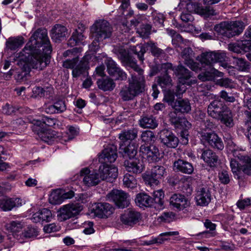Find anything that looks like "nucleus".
<instances>
[{"label": "nucleus", "mask_w": 251, "mask_h": 251, "mask_svg": "<svg viewBox=\"0 0 251 251\" xmlns=\"http://www.w3.org/2000/svg\"><path fill=\"white\" fill-rule=\"evenodd\" d=\"M51 52L52 47L47 30L44 28H38L19 53V57L25 63L22 68L24 74H19L18 77L23 78L29 73L31 69L44 70L50 63Z\"/></svg>", "instance_id": "f257e3e1"}, {"label": "nucleus", "mask_w": 251, "mask_h": 251, "mask_svg": "<svg viewBox=\"0 0 251 251\" xmlns=\"http://www.w3.org/2000/svg\"><path fill=\"white\" fill-rule=\"evenodd\" d=\"M226 58V54L224 52L207 51L202 53L199 61L204 66H209L210 70L200 74L198 75L199 79L202 81H206L213 80L215 76H223V73L211 67L213 64L219 62L224 68L227 70L233 68V67L224 62Z\"/></svg>", "instance_id": "f03ea898"}, {"label": "nucleus", "mask_w": 251, "mask_h": 251, "mask_svg": "<svg viewBox=\"0 0 251 251\" xmlns=\"http://www.w3.org/2000/svg\"><path fill=\"white\" fill-rule=\"evenodd\" d=\"M128 80V84L121 88L119 96L124 101L133 100L145 90V77L143 73H131Z\"/></svg>", "instance_id": "7ed1b4c3"}, {"label": "nucleus", "mask_w": 251, "mask_h": 251, "mask_svg": "<svg viewBox=\"0 0 251 251\" xmlns=\"http://www.w3.org/2000/svg\"><path fill=\"white\" fill-rule=\"evenodd\" d=\"M244 28V23L240 21L222 22L214 27L217 32L228 38L240 35Z\"/></svg>", "instance_id": "20e7f679"}, {"label": "nucleus", "mask_w": 251, "mask_h": 251, "mask_svg": "<svg viewBox=\"0 0 251 251\" xmlns=\"http://www.w3.org/2000/svg\"><path fill=\"white\" fill-rule=\"evenodd\" d=\"M131 51L138 56L139 59L142 62L144 60V54L148 50H150L151 54L157 58L164 57L165 52L157 46L156 43L149 41L144 44L137 45L131 47Z\"/></svg>", "instance_id": "39448f33"}, {"label": "nucleus", "mask_w": 251, "mask_h": 251, "mask_svg": "<svg viewBox=\"0 0 251 251\" xmlns=\"http://www.w3.org/2000/svg\"><path fill=\"white\" fill-rule=\"evenodd\" d=\"M240 159L244 164L239 166L235 159H231L230 166L234 177L239 180H243L245 174L251 175V156H241Z\"/></svg>", "instance_id": "423d86ee"}, {"label": "nucleus", "mask_w": 251, "mask_h": 251, "mask_svg": "<svg viewBox=\"0 0 251 251\" xmlns=\"http://www.w3.org/2000/svg\"><path fill=\"white\" fill-rule=\"evenodd\" d=\"M88 56H85L78 62L77 57L72 59H67L63 62V66L66 69H72V75L77 78L82 75H85L88 68Z\"/></svg>", "instance_id": "0eeeda50"}, {"label": "nucleus", "mask_w": 251, "mask_h": 251, "mask_svg": "<svg viewBox=\"0 0 251 251\" xmlns=\"http://www.w3.org/2000/svg\"><path fill=\"white\" fill-rule=\"evenodd\" d=\"M112 28L109 23L105 20L99 21L95 23L91 28L93 36L99 40L109 38Z\"/></svg>", "instance_id": "6e6552de"}, {"label": "nucleus", "mask_w": 251, "mask_h": 251, "mask_svg": "<svg viewBox=\"0 0 251 251\" xmlns=\"http://www.w3.org/2000/svg\"><path fill=\"white\" fill-rule=\"evenodd\" d=\"M166 173L165 169L163 166H155L152 167L150 172H146L144 173L142 177L146 184L150 186H156L159 184V180L162 178Z\"/></svg>", "instance_id": "1a4fd4ad"}, {"label": "nucleus", "mask_w": 251, "mask_h": 251, "mask_svg": "<svg viewBox=\"0 0 251 251\" xmlns=\"http://www.w3.org/2000/svg\"><path fill=\"white\" fill-rule=\"evenodd\" d=\"M115 52L124 66L132 68L136 73L141 74L144 72L143 70L137 64L135 59L130 55L125 49L123 47L115 49Z\"/></svg>", "instance_id": "9d476101"}, {"label": "nucleus", "mask_w": 251, "mask_h": 251, "mask_svg": "<svg viewBox=\"0 0 251 251\" xmlns=\"http://www.w3.org/2000/svg\"><path fill=\"white\" fill-rule=\"evenodd\" d=\"M106 199L109 201L114 202L119 208H124L128 206L129 204L128 194L120 190H112L107 195Z\"/></svg>", "instance_id": "9b49d317"}, {"label": "nucleus", "mask_w": 251, "mask_h": 251, "mask_svg": "<svg viewBox=\"0 0 251 251\" xmlns=\"http://www.w3.org/2000/svg\"><path fill=\"white\" fill-rule=\"evenodd\" d=\"M80 177L83 184L88 187L96 186L100 181L99 173L90 171L88 168L82 169L80 172Z\"/></svg>", "instance_id": "f8f14e48"}, {"label": "nucleus", "mask_w": 251, "mask_h": 251, "mask_svg": "<svg viewBox=\"0 0 251 251\" xmlns=\"http://www.w3.org/2000/svg\"><path fill=\"white\" fill-rule=\"evenodd\" d=\"M161 143L168 148H176L179 144V139L171 130L167 129L161 130L158 133Z\"/></svg>", "instance_id": "ddd939ff"}, {"label": "nucleus", "mask_w": 251, "mask_h": 251, "mask_svg": "<svg viewBox=\"0 0 251 251\" xmlns=\"http://www.w3.org/2000/svg\"><path fill=\"white\" fill-rule=\"evenodd\" d=\"M82 210V205L79 203H70L60 209L59 214L61 221H66L78 215Z\"/></svg>", "instance_id": "4468645a"}, {"label": "nucleus", "mask_w": 251, "mask_h": 251, "mask_svg": "<svg viewBox=\"0 0 251 251\" xmlns=\"http://www.w3.org/2000/svg\"><path fill=\"white\" fill-rule=\"evenodd\" d=\"M99 172L101 180L113 182L117 177V168L107 164H103L99 167Z\"/></svg>", "instance_id": "2eb2a0df"}, {"label": "nucleus", "mask_w": 251, "mask_h": 251, "mask_svg": "<svg viewBox=\"0 0 251 251\" xmlns=\"http://www.w3.org/2000/svg\"><path fill=\"white\" fill-rule=\"evenodd\" d=\"M114 208L109 203L99 202L93 205L92 210L94 214L100 218H107L114 212Z\"/></svg>", "instance_id": "dca6fc26"}, {"label": "nucleus", "mask_w": 251, "mask_h": 251, "mask_svg": "<svg viewBox=\"0 0 251 251\" xmlns=\"http://www.w3.org/2000/svg\"><path fill=\"white\" fill-rule=\"evenodd\" d=\"M226 107L218 98L212 101L208 105L207 113L209 116L217 120L220 118V115Z\"/></svg>", "instance_id": "f3484780"}, {"label": "nucleus", "mask_w": 251, "mask_h": 251, "mask_svg": "<svg viewBox=\"0 0 251 251\" xmlns=\"http://www.w3.org/2000/svg\"><path fill=\"white\" fill-rule=\"evenodd\" d=\"M140 152L143 156H146L149 162H157L159 160L160 152L157 147L153 145L149 146L142 145Z\"/></svg>", "instance_id": "a211bd4d"}, {"label": "nucleus", "mask_w": 251, "mask_h": 251, "mask_svg": "<svg viewBox=\"0 0 251 251\" xmlns=\"http://www.w3.org/2000/svg\"><path fill=\"white\" fill-rule=\"evenodd\" d=\"M170 205L177 210H182L190 206V201L184 195L175 194L170 199Z\"/></svg>", "instance_id": "6ab92c4d"}, {"label": "nucleus", "mask_w": 251, "mask_h": 251, "mask_svg": "<svg viewBox=\"0 0 251 251\" xmlns=\"http://www.w3.org/2000/svg\"><path fill=\"white\" fill-rule=\"evenodd\" d=\"M141 214L133 209H127L121 215V221L123 224L128 226H133L141 220Z\"/></svg>", "instance_id": "aec40b11"}, {"label": "nucleus", "mask_w": 251, "mask_h": 251, "mask_svg": "<svg viewBox=\"0 0 251 251\" xmlns=\"http://www.w3.org/2000/svg\"><path fill=\"white\" fill-rule=\"evenodd\" d=\"M202 139L207 141L212 148L218 150H222L224 148L222 139L213 132H204L201 135Z\"/></svg>", "instance_id": "412c9836"}, {"label": "nucleus", "mask_w": 251, "mask_h": 251, "mask_svg": "<svg viewBox=\"0 0 251 251\" xmlns=\"http://www.w3.org/2000/svg\"><path fill=\"white\" fill-rule=\"evenodd\" d=\"M169 121L176 128H191V124L185 118L178 116L176 111H171L168 114Z\"/></svg>", "instance_id": "4be33fe9"}, {"label": "nucleus", "mask_w": 251, "mask_h": 251, "mask_svg": "<svg viewBox=\"0 0 251 251\" xmlns=\"http://www.w3.org/2000/svg\"><path fill=\"white\" fill-rule=\"evenodd\" d=\"M198 205L206 206L211 200V192L208 188L203 187L199 188L196 197Z\"/></svg>", "instance_id": "5701e85b"}, {"label": "nucleus", "mask_w": 251, "mask_h": 251, "mask_svg": "<svg viewBox=\"0 0 251 251\" xmlns=\"http://www.w3.org/2000/svg\"><path fill=\"white\" fill-rule=\"evenodd\" d=\"M124 165L127 172L136 174L141 173L144 169L143 162L136 158L125 161Z\"/></svg>", "instance_id": "b1692460"}, {"label": "nucleus", "mask_w": 251, "mask_h": 251, "mask_svg": "<svg viewBox=\"0 0 251 251\" xmlns=\"http://www.w3.org/2000/svg\"><path fill=\"white\" fill-rule=\"evenodd\" d=\"M193 55V51L189 47L185 48L181 52V56L184 60L185 64L193 71H198L199 70V64L197 62H194Z\"/></svg>", "instance_id": "393cba45"}, {"label": "nucleus", "mask_w": 251, "mask_h": 251, "mask_svg": "<svg viewBox=\"0 0 251 251\" xmlns=\"http://www.w3.org/2000/svg\"><path fill=\"white\" fill-rule=\"evenodd\" d=\"M117 158V147L114 145H110L105 148L99 156L100 160L112 163Z\"/></svg>", "instance_id": "a878e982"}, {"label": "nucleus", "mask_w": 251, "mask_h": 251, "mask_svg": "<svg viewBox=\"0 0 251 251\" xmlns=\"http://www.w3.org/2000/svg\"><path fill=\"white\" fill-rule=\"evenodd\" d=\"M174 73L177 77L180 83H187L190 85V79L192 76L191 72L182 65H179L175 70Z\"/></svg>", "instance_id": "bb28decb"}, {"label": "nucleus", "mask_w": 251, "mask_h": 251, "mask_svg": "<svg viewBox=\"0 0 251 251\" xmlns=\"http://www.w3.org/2000/svg\"><path fill=\"white\" fill-rule=\"evenodd\" d=\"M68 34V30L66 27L60 25H55L50 31L51 38L55 42L64 39Z\"/></svg>", "instance_id": "cd10ccee"}, {"label": "nucleus", "mask_w": 251, "mask_h": 251, "mask_svg": "<svg viewBox=\"0 0 251 251\" xmlns=\"http://www.w3.org/2000/svg\"><path fill=\"white\" fill-rule=\"evenodd\" d=\"M21 201L22 200L19 198H2L0 199V208L5 211H10L15 207L21 206Z\"/></svg>", "instance_id": "c85d7f7f"}, {"label": "nucleus", "mask_w": 251, "mask_h": 251, "mask_svg": "<svg viewBox=\"0 0 251 251\" xmlns=\"http://www.w3.org/2000/svg\"><path fill=\"white\" fill-rule=\"evenodd\" d=\"M174 169L177 172L188 175L192 174L194 170L192 163L180 159L174 162Z\"/></svg>", "instance_id": "c756f323"}, {"label": "nucleus", "mask_w": 251, "mask_h": 251, "mask_svg": "<svg viewBox=\"0 0 251 251\" xmlns=\"http://www.w3.org/2000/svg\"><path fill=\"white\" fill-rule=\"evenodd\" d=\"M201 158L210 167H214L217 164L219 157L213 151L207 149L202 150Z\"/></svg>", "instance_id": "7c9ffc66"}, {"label": "nucleus", "mask_w": 251, "mask_h": 251, "mask_svg": "<svg viewBox=\"0 0 251 251\" xmlns=\"http://www.w3.org/2000/svg\"><path fill=\"white\" fill-rule=\"evenodd\" d=\"M98 88L103 91H111L116 86L114 80L109 76H104L98 79L97 81Z\"/></svg>", "instance_id": "2f4dec72"}, {"label": "nucleus", "mask_w": 251, "mask_h": 251, "mask_svg": "<svg viewBox=\"0 0 251 251\" xmlns=\"http://www.w3.org/2000/svg\"><path fill=\"white\" fill-rule=\"evenodd\" d=\"M52 218V214L50 210L47 208H43L34 213L31 220L34 223L49 222Z\"/></svg>", "instance_id": "473e14b6"}, {"label": "nucleus", "mask_w": 251, "mask_h": 251, "mask_svg": "<svg viewBox=\"0 0 251 251\" xmlns=\"http://www.w3.org/2000/svg\"><path fill=\"white\" fill-rule=\"evenodd\" d=\"M139 126L143 128L154 129L158 126L157 121L151 115H143L139 120Z\"/></svg>", "instance_id": "72a5a7b5"}, {"label": "nucleus", "mask_w": 251, "mask_h": 251, "mask_svg": "<svg viewBox=\"0 0 251 251\" xmlns=\"http://www.w3.org/2000/svg\"><path fill=\"white\" fill-rule=\"evenodd\" d=\"M172 107L176 111L181 113H188L191 110V106L188 99L176 100L175 103L172 104Z\"/></svg>", "instance_id": "f704fd0d"}, {"label": "nucleus", "mask_w": 251, "mask_h": 251, "mask_svg": "<svg viewBox=\"0 0 251 251\" xmlns=\"http://www.w3.org/2000/svg\"><path fill=\"white\" fill-rule=\"evenodd\" d=\"M119 152L122 153L124 157H128L129 159L134 158L137 152V145L134 143H130L126 147L120 145Z\"/></svg>", "instance_id": "c9c22d12"}, {"label": "nucleus", "mask_w": 251, "mask_h": 251, "mask_svg": "<svg viewBox=\"0 0 251 251\" xmlns=\"http://www.w3.org/2000/svg\"><path fill=\"white\" fill-rule=\"evenodd\" d=\"M152 198L144 193H139L136 195L135 201L140 207L152 206Z\"/></svg>", "instance_id": "e433bc0d"}, {"label": "nucleus", "mask_w": 251, "mask_h": 251, "mask_svg": "<svg viewBox=\"0 0 251 251\" xmlns=\"http://www.w3.org/2000/svg\"><path fill=\"white\" fill-rule=\"evenodd\" d=\"M37 235V229L32 227H28L24 232L16 234L14 235V238H16L20 243H23L26 239L35 237Z\"/></svg>", "instance_id": "4c0bfd02"}, {"label": "nucleus", "mask_w": 251, "mask_h": 251, "mask_svg": "<svg viewBox=\"0 0 251 251\" xmlns=\"http://www.w3.org/2000/svg\"><path fill=\"white\" fill-rule=\"evenodd\" d=\"M220 116V118L217 120H220L226 127L230 128L233 126V115L231 111L228 107L226 108Z\"/></svg>", "instance_id": "58836bf2"}, {"label": "nucleus", "mask_w": 251, "mask_h": 251, "mask_svg": "<svg viewBox=\"0 0 251 251\" xmlns=\"http://www.w3.org/2000/svg\"><path fill=\"white\" fill-rule=\"evenodd\" d=\"M38 135L42 141L48 144L51 143L56 135L54 131L45 129L39 131Z\"/></svg>", "instance_id": "ea45409f"}, {"label": "nucleus", "mask_w": 251, "mask_h": 251, "mask_svg": "<svg viewBox=\"0 0 251 251\" xmlns=\"http://www.w3.org/2000/svg\"><path fill=\"white\" fill-rule=\"evenodd\" d=\"M233 64L236 69L242 72H248L250 69V63L242 58L233 56Z\"/></svg>", "instance_id": "a19ab883"}, {"label": "nucleus", "mask_w": 251, "mask_h": 251, "mask_svg": "<svg viewBox=\"0 0 251 251\" xmlns=\"http://www.w3.org/2000/svg\"><path fill=\"white\" fill-rule=\"evenodd\" d=\"M24 43V38L22 37L10 38L6 41V46L8 49L15 50L23 45Z\"/></svg>", "instance_id": "79ce46f5"}, {"label": "nucleus", "mask_w": 251, "mask_h": 251, "mask_svg": "<svg viewBox=\"0 0 251 251\" xmlns=\"http://www.w3.org/2000/svg\"><path fill=\"white\" fill-rule=\"evenodd\" d=\"M138 130L132 128L123 131L119 134V138L123 142L127 140H132L137 137Z\"/></svg>", "instance_id": "37998d69"}, {"label": "nucleus", "mask_w": 251, "mask_h": 251, "mask_svg": "<svg viewBox=\"0 0 251 251\" xmlns=\"http://www.w3.org/2000/svg\"><path fill=\"white\" fill-rule=\"evenodd\" d=\"M164 194L163 191L161 189L154 191L153 194L152 206L156 207L157 206L161 207L163 204V198Z\"/></svg>", "instance_id": "c03bdc74"}, {"label": "nucleus", "mask_w": 251, "mask_h": 251, "mask_svg": "<svg viewBox=\"0 0 251 251\" xmlns=\"http://www.w3.org/2000/svg\"><path fill=\"white\" fill-rule=\"evenodd\" d=\"M178 231H170L161 233L157 237L154 238L155 244H161L165 241L169 240L170 237L178 235Z\"/></svg>", "instance_id": "a18cd8bd"}, {"label": "nucleus", "mask_w": 251, "mask_h": 251, "mask_svg": "<svg viewBox=\"0 0 251 251\" xmlns=\"http://www.w3.org/2000/svg\"><path fill=\"white\" fill-rule=\"evenodd\" d=\"M107 67V70L109 75L112 76L115 75L116 72L120 69L115 62L111 58H107L105 61Z\"/></svg>", "instance_id": "49530a36"}, {"label": "nucleus", "mask_w": 251, "mask_h": 251, "mask_svg": "<svg viewBox=\"0 0 251 251\" xmlns=\"http://www.w3.org/2000/svg\"><path fill=\"white\" fill-rule=\"evenodd\" d=\"M158 84L163 88L172 86V80L168 74H164L158 77Z\"/></svg>", "instance_id": "de8ad7c7"}, {"label": "nucleus", "mask_w": 251, "mask_h": 251, "mask_svg": "<svg viewBox=\"0 0 251 251\" xmlns=\"http://www.w3.org/2000/svg\"><path fill=\"white\" fill-rule=\"evenodd\" d=\"M123 184L125 187L133 189L136 187L137 181L133 176L126 174L123 178Z\"/></svg>", "instance_id": "09e8293b"}, {"label": "nucleus", "mask_w": 251, "mask_h": 251, "mask_svg": "<svg viewBox=\"0 0 251 251\" xmlns=\"http://www.w3.org/2000/svg\"><path fill=\"white\" fill-rule=\"evenodd\" d=\"M140 138L145 143H151L154 142L156 140V137L154 132L151 130H145L142 132Z\"/></svg>", "instance_id": "8fccbe9b"}, {"label": "nucleus", "mask_w": 251, "mask_h": 251, "mask_svg": "<svg viewBox=\"0 0 251 251\" xmlns=\"http://www.w3.org/2000/svg\"><path fill=\"white\" fill-rule=\"evenodd\" d=\"M7 229L13 233V235L18 234L20 229L23 227V225L19 221H12L6 226Z\"/></svg>", "instance_id": "3c124183"}, {"label": "nucleus", "mask_w": 251, "mask_h": 251, "mask_svg": "<svg viewBox=\"0 0 251 251\" xmlns=\"http://www.w3.org/2000/svg\"><path fill=\"white\" fill-rule=\"evenodd\" d=\"M151 26L149 24L143 25L137 30V33L143 38H148L151 34Z\"/></svg>", "instance_id": "603ef678"}, {"label": "nucleus", "mask_w": 251, "mask_h": 251, "mask_svg": "<svg viewBox=\"0 0 251 251\" xmlns=\"http://www.w3.org/2000/svg\"><path fill=\"white\" fill-rule=\"evenodd\" d=\"M217 84L226 88L231 89L234 87L233 81L228 78H223L219 79L217 81Z\"/></svg>", "instance_id": "864d4df0"}, {"label": "nucleus", "mask_w": 251, "mask_h": 251, "mask_svg": "<svg viewBox=\"0 0 251 251\" xmlns=\"http://www.w3.org/2000/svg\"><path fill=\"white\" fill-rule=\"evenodd\" d=\"M50 201L52 204H58L63 202V199L62 195H60L56 192H54L50 195Z\"/></svg>", "instance_id": "5fc2aeb1"}, {"label": "nucleus", "mask_w": 251, "mask_h": 251, "mask_svg": "<svg viewBox=\"0 0 251 251\" xmlns=\"http://www.w3.org/2000/svg\"><path fill=\"white\" fill-rule=\"evenodd\" d=\"M45 111L46 113L49 114L63 113L61 111L59 110L58 107L56 106L54 102L52 104L47 105L45 108Z\"/></svg>", "instance_id": "6e6d98bb"}, {"label": "nucleus", "mask_w": 251, "mask_h": 251, "mask_svg": "<svg viewBox=\"0 0 251 251\" xmlns=\"http://www.w3.org/2000/svg\"><path fill=\"white\" fill-rule=\"evenodd\" d=\"M186 85H188V83H180L178 81V83L176 87V91L175 92V94L176 97H179L183 93L186 91L187 89Z\"/></svg>", "instance_id": "4d7b16f0"}, {"label": "nucleus", "mask_w": 251, "mask_h": 251, "mask_svg": "<svg viewBox=\"0 0 251 251\" xmlns=\"http://www.w3.org/2000/svg\"><path fill=\"white\" fill-rule=\"evenodd\" d=\"M180 18L182 22L184 23L188 24L192 22L194 19L192 14L186 11L182 12L180 16Z\"/></svg>", "instance_id": "13d9d810"}, {"label": "nucleus", "mask_w": 251, "mask_h": 251, "mask_svg": "<svg viewBox=\"0 0 251 251\" xmlns=\"http://www.w3.org/2000/svg\"><path fill=\"white\" fill-rule=\"evenodd\" d=\"M220 97L226 102H233L235 100V99L233 96L229 95L228 94L225 90L221 91L220 93Z\"/></svg>", "instance_id": "bf43d9fd"}, {"label": "nucleus", "mask_w": 251, "mask_h": 251, "mask_svg": "<svg viewBox=\"0 0 251 251\" xmlns=\"http://www.w3.org/2000/svg\"><path fill=\"white\" fill-rule=\"evenodd\" d=\"M219 177L222 183L226 184L230 181L229 176L226 171H223L219 174Z\"/></svg>", "instance_id": "052dcab7"}, {"label": "nucleus", "mask_w": 251, "mask_h": 251, "mask_svg": "<svg viewBox=\"0 0 251 251\" xmlns=\"http://www.w3.org/2000/svg\"><path fill=\"white\" fill-rule=\"evenodd\" d=\"M17 110V109L16 107L8 103H6L3 106L2 109V112L7 115H11L14 113Z\"/></svg>", "instance_id": "680f3d73"}, {"label": "nucleus", "mask_w": 251, "mask_h": 251, "mask_svg": "<svg viewBox=\"0 0 251 251\" xmlns=\"http://www.w3.org/2000/svg\"><path fill=\"white\" fill-rule=\"evenodd\" d=\"M160 71L162 73H165V74H168L169 70H172L175 69L176 67H173L172 64L171 63H163L160 65Z\"/></svg>", "instance_id": "e2e57ef3"}, {"label": "nucleus", "mask_w": 251, "mask_h": 251, "mask_svg": "<svg viewBox=\"0 0 251 251\" xmlns=\"http://www.w3.org/2000/svg\"><path fill=\"white\" fill-rule=\"evenodd\" d=\"M243 53L249 51L251 48V40H244L239 43Z\"/></svg>", "instance_id": "0e129e2a"}, {"label": "nucleus", "mask_w": 251, "mask_h": 251, "mask_svg": "<svg viewBox=\"0 0 251 251\" xmlns=\"http://www.w3.org/2000/svg\"><path fill=\"white\" fill-rule=\"evenodd\" d=\"M251 205V198H247L237 202V207L240 209H244L246 206Z\"/></svg>", "instance_id": "69168bd1"}, {"label": "nucleus", "mask_w": 251, "mask_h": 251, "mask_svg": "<svg viewBox=\"0 0 251 251\" xmlns=\"http://www.w3.org/2000/svg\"><path fill=\"white\" fill-rule=\"evenodd\" d=\"M112 76L115 77L116 80H126L127 79L126 74L120 68Z\"/></svg>", "instance_id": "338daca9"}, {"label": "nucleus", "mask_w": 251, "mask_h": 251, "mask_svg": "<svg viewBox=\"0 0 251 251\" xmlns=\"http://www.w3.org/2000/svg\"><path fill=\"white\" fill-rule=\"evenodd\" d=\"M45 90L40 86H35L33 88L32 96L34 98L37 97H43L44 96Z\"/></svg>", "instance_id": "774afa93"}]
</instances>
